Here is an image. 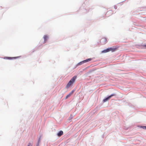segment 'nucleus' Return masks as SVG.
<instances>
[{"label": "nucleus", "instance_id": "nucleus-1", "mask_svg": "<svg viewBox=\"0 0 146 146\" xmlns=\"http://www.w3.org/2000/svg\"><path fill=\"white\" fill-rule=\"evenodd\" d=\"M76 76H74L69 81L68 83L66 86V88H68L70 86L73 84L74 82H75L76 79Z\"/></svg>", "mask_w": 146, "mask_h": 146}, {"label": "nucleus", "instance_id": "nucleus-2", "mask_svg": "<svg viewBox=\"0 0 146 146\" xmlns=\"http://www.w3.org/2000/svg\"><path fill=\"white\" fill-rule=\"evenodd\" d=\"M114 95L113 94H112L110 95V96H109L108 97H107L105 99H104L103 100V102H107L108 100H109L112 96H113Z\"/></svg>", "mask_w": 146, "mask_h": 146}, {"label": "nucleus", "instance_id": "nucleus-3", "mask_svg": "<svg viewBox=\"0 0 146 146\" xmlns=\"http://www.w3.org/2000/svg\"><path fill=\"white\" fill-rule=\"evenodd\" d=\"M91 60H92V59L91 58H88V59L86 60H83V61H82L80 62V63H79V64L80 65H81L84 63H86V62H89V61H91Z\"/></svg>", "mask_w": 146, "mask_h": 146}, {"label": "nucleus", "instance_id": "nucleus-4", "mask_svg": "<svg viewBox=\"0 0 146 146\" xmlns=\"http://www.w3.org/2000/svg\"><path fill=\"white\" fill-rule=\"evenodd\" d=\"M116 49L115 48L112 49L111 48H108L106 50H104L102 51V52L106 53L108 52L111 50H115Z\"/></svg>", "mask_w": 146, "mask_h": 146}, {"label": "nucleus", "instance_id": "nucleus-5", "mask_svg": "<svg viewBox=\"0 0 146 146\" xmlns=\"http://www.w3.org/2000/svg\"><path fill=\"white\" fill-rule=\"evenodd\" d=\"M74 92V90L72 91L71 92H70L69 94L67 95L66 96L65 99H67L68 97H70V96H71L73 94Z\"/></svg>", "mask_w": 146, "mask_h": 146}, {"label": "nucleus", "instance_id": "nucleus-6", "mask_svg": "<svg viewBox=\"0 0 146 146\" xmlns=\"http://www.w3.org/2000/svg\"><path fill=\"white\" fill-rule=\"evenodd\" d=\"M63 132L62 131H60L57 134V135L59 137H60L62 135Z\"/></svg>", "mask_w": 146, "mask_h": 146}, {"label": "nucleus", "instance_id": "nucleus-7", "mask_svg": "<svg viewBox=\"0 0 146 146\" xmlns=\"http://www.w3.org/2000/svg\"><path fill=\"white\" fill-rule=\"evenodd\" d=\"M140 127L142 128L143 129H146V126H141Z\"/></svg>", "mask_w": 146, "mask_h": 146}, {"label": "nucleus", "instance_id": "nucleus-8", "mask_svg": "<svg viewBox=\"0 0 146 146\" xmlns=\"http://www.w3.org/2000/svg\"><path fill=\"white\" fill-rule=\"evenodd\" d=\"M143 46L145 48H146V45H144Z\"/></svg>", "mask_w": 146, "mask_h": 146}, {"label": "nucleus", "instance_id": "nucleus-9", "mask_svg": "<svg viewBox=\"0 0 146 146\" xmlns=\"http://www.w3.org/2000/svg\"><path fill=\"white\" fill-rule=\"evenodd\" d=\"M47 37H44V39L45 40L46 39V38H47Z\"/></svg>", "mask_w": 146, "mask_h": 146}, {"label": "nucleus", "instance_id": "nucleus-10", "mask_svg": "<svg viewBox=\"0 0 146 146\" xmlns=\"http://www.w3.org/2000/svg\"><path fill=\"white\" fill-rule=\"evenodd\" d=\"M7 59H11L10 58H8Z\"/></svg>", "mask_w": 146, "mask_h": 146}, {"label": "nucleus", "instance_id": "nucleus-11", "mask_svg": "<svg viewBox=\"0 0 146 146\" xmlns=\"http://www.w3.org/2000/svg\"><path fill=\"white\" fill-rule=\"evenodd\" d=\"M44 36L46 37V36Z\"/></svg>", "mask_w": 146, "mask_h": 146}]
</instances>
